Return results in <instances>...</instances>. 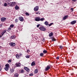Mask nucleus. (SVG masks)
Wrapping results in <instances>:
<instances>
[{
    "label": "nucleus",
    "instance_id": "37",
    "mask_svg": "<svg viewBox=\"0 0 77 77\" xmlns=\"http://www.w3.org/2000/svg\"><path fill=\"white\" fill-rule=\"evenodd\" d=\"M60 48H61V49H62V48H63V46H60Z\"/></svg>",
    "mask_w": 77,
    "mask_h": 77
},
{
    "label": "nucleus",
    "instance_id": "4",
    "mask_svg": "<svg viewBox=\"0 0 77 77\" xmlns=\"http://www.w3.org/2000/svg\"><path fill=\"white\" fill-rule=\"evenodd\" d=\"M35 11H38L39 10V6H36L34 9Z\"/></svg>",
    "mask_w": 77,
    "mask_h": 77
},
{
    "label": "nucleus",
    "instance_id": "40",
    "mask_svg": "<svg viewBox=\"0 0 77 77\" xmlns=\"http://www.w3.org/2000/svg\"><path fill=\"white\" fill-rule=\"evenodd\" d=\"M11 1V0H7V2L8 3H9V2Z\"/></svg>",
    "mask_w": 77,
    "mask_h": 77
},
{
    "label": "nucleus",
    "instance_id": "5",
    "mask_svg": "<svg viewBox=\"0 0 77 77\" xmlns=\"http://www.w3.org/2000/svg\"><path fill=\"white\" fill-rule=\"evenodd\" d=\"M9 44L11 46V47H13V46L15 45V43L13 42H10L9 43Z\"/></svg>",
    "mask_w": 77,
    "mask_h": 77
},
{
    "label": "nucleus",
    "instance_id": "39",
    "mask_svg": "<svg viewBox=\"0 0 77 77\" xmlns=\"http://www.w3.org/2000/svg\"><path fill=\"white\" fill-rule=\"evenodd\" d=\"M26 52L27 53H29V52H30V50H29V49L27 50Z\"/></svg>",
    "mask_w": 77,
    "mask_h": 77
},
{
    "label": "nucleus",
    "instance_id": "3",
    "mask_svg": "<svg viewBox=\"0 0 77 77\" xmlns=\"http://www.w3.org/2000/svg\"><path fill=\"white\" fill-rule=\"evenodd\" d=\"M24 69L27 71V72H29L30 71V69H29L28 67H24Z\"/></svg>",
    "mask_w": 77,
    "mask_h": 77
},
{
    "label": "nucleus",
    "instance_id": "19",
    "mask_svg": "<svg viewBox=\"0 0 77 77\" xmlns=\"http://www.w3.org/2000/svg\"><path fill=\"white\" fill-rule=\"evenodd\" d=\"M38 72V69H35L34 71V72L35 74H36V73H37Z\"/></svg>",
    "mask_w": 77,
    "mask_h": 77
},
{
    "label": "nucleus",
    "instance_id": "36",
    "mask_svg": "<svg viewBox=\"0 0 77 77\" xmlns=\"http://www.w3.org/2000/svg\"><path fill=\"white\" fill-rule=\"evenodd\" d=\"M8 30H9V31H10V30H11V28L9 27L8 28Z\"/></svg>",
    "mask_w": 77,
    "mask_h": 77
},
{
    "label": "nucleus",
    "instance_id": "47",
    "mask_svg": "<svg viewBox=\"0 0 77 77\" xmlns=\"http://www.w3.org/2000/svg\"><path fill=\"white\" fill-rule=\"evenodd\" d=\"M39 13V12L38 11V12H36L35 13L36 14H38V13Z\"/></svg>",
    "mask_w": 77,
    "mask_h": 77
},
{
    "label": "nucleus",
    "instance_id": "26",
    "mask_svg": "<svg viewBox=\"0 0 77 77\" xmlns=\"http://www.w3.org/2000/svg\"><path fill=\"white\" fill-rule=\"evenodd\" d=\"M43 52L45 54V53H47V50H44L43 51Z\"/></svg>",
    "mask_w": 77,
    "mask_h": 77
},
{
    "label": "nucleus",
    "instance_id": "25",
    "mask_svg": "<svg viewBox=\"0 0 77 77\" xmlns=\"http://www.w3.org/2000/svg\"><path fill=\"white\" fill-rule=\"evenodd\" d=\"M52 40L53 41H56V39L54 37L52 38Z\"/></svg>",
    "mask_w": 77,
    "mask_h": 77
},
{
    "label": "nucleus",
    "instance_id": "11",
    "mask_svg": "<svg viewBox=\"0 0 77 77\" xmlns=\"http://www.w3.org/2000/svg\"><path fill=\"white\" fill-rule=\"evenodd\" d=\"M77 21L76 20H74L72 22H71V24H74L75 23H76V22Z\"/></svg>",
    "mask_w": 77,
    "mask_h": 77
},
{
    "label": "nucleus",
    "instance_id": "46",
    "mask_svg": "<svg viewBox=\"0 0 77 77\" xmlns=\"http://www.w3.org/2000/svg\"><path fill=\"white\" fill-rule=\"evenodd\" d=\"M71 11H74V9H73V8H71Z\"/></svg>",
    "mask_w": 77,
    "mask_h": 77
},
{
    "label": "nucleus",
    "instance_id": "35",
    "mask_svg": "<svg viewBox=\"0 0 77 77\" xmlns=\"http://www.w3.org/2000/svg\"><path fill=\"white\" fill-rule=\"evenodd\" d=\"M7 5H8V4H7V3H4V6H7Z\"/></svg>",
    "mask_w": 77,
    "mask_h": 77
},
{
    "label": "nucleus",
    "instance_id": "10",
    "mask_svg": "<svg viewBox=\"0 0 77 77\" xmlns=\"http://www.w3.org/2000/svg\"><path fill=\"white\" fill-rule=\"evenodd\" d=\"M6 18L5 17H2L1 18V21H5V20H6Z\"/></svg>",
    "mask_w": 77,
    "mask_h": 77
},
{
    "label": "nucleus",
    "instance_id": "29",
    "mask_svg": "<svg viewBox=\"0 0 77 77\" xmlns=\"http://www.w3.org/2000/svg\"><path fill=\"white\" fill-rule=\"evenodd\" d=\"M53 24V23H50L49 24H48V26H49V27H50V26H51V25H52V24Z\"/></svg>",
    "mask_w": 77,
    "mask_h": 77
},
{
    "label": "nucleus",
    "instance_id": "20",
    "mask_svg": "<svg viewBox=\"0 0 77 77\" xmlns=\"http://www.w3.org/2000/svg\"><path fill=\"white\" fill-rule=\"evenodd\" d=\"M18 74L17 73H15L14 74V76H15V77H18Z\"/></svg>",
    "mask_w": 77,
    "mask_h": 77
},
{
    "label": "nucleus",
    "instance_id": "38",
    "mask_svg": "<svg viewBox=\"0 0 77 77\" xmlns=\"http://www.w3.org/2000/svg\"><path fill=\"white\" fill-rule=\"evenodd\" d=\"M20 72L21 73H23L24 72V70L23 69H22L21 70Z\"/></svg>",
    "mask_w": 77,
    "mask_h": 77
},
{
    "label": "nucleus",
    "instance_id": "22",
    "mask_svg": "<svg viewBox=\"0 0 77 77\" xmlns=\"http://www.w3.org/2000/svg\"><path fill=\"white\" fill-rule=\"evenodd\" d=\"M45 20V18H41V17H40V21H43L44 20Z\"/></svg>",
    "mask_w": 77,
    "mask_h": 77
},
{
    "label": "nucleus",
    "instance_id": "44",
    "mask_svg": "<svg viewBox=\"0 0 77 77\" xmlns=\"http://www.w3.org/2000/svg\"><path fill=\"white\" fill-rule=\"evenodd\" d=\"M59 57H57L56 58L57 59H59Z\"/></svg>",
    "mask_w": 77,
    "mask_h": 77
},
{
    "label": "nucleus",
    "instance_id": "33",
    "mask_svg": "<svg viewBox=\"0 0 77 77\" xmlns=\"http://www.w3.org/2000/svg\"><path fill=\"white\" fill-rule=\"evenodd\" d=\"M29 75L30 76H33V74L32 73H31L29 74Z\"/></svg>",
    "mask_w": 77,
    "mask_h": 77
},
{
    "label": "nucleus",
    "instance_id": "23",
    "mask_svg": "<svg viewBox=\"0 0 77 77\" xmlns=\"http://www.w3.org/2000/svg\"><path fill=\"white\" fill-rule=\"evenodd\" d=\"M5 66L6 67L9 68V64L8 63H7L6 65H5Z\"/></svg>",
    "mask_w": 77,
    "mask_h": 77
},
{
    "label": "nucleus",
    "instance_id": "41",
    "mask_svg": "<svg viewBox=\"0 0 77 77\" xmlns=\"http://www.w3.org/2000/svg\"><path fill=\"white\" fill-rule=\"evenodd\" d=\"M3 32H4V33H6V30H5L3 31Z\"/></svg>",
    "mask_w": 77,
    "mask_h": 77
},
{
    "label": "nucleus",
    "instance_id": "18",
    "mask_svg": "<svg viewBox=\"0 0 77 77\" xmlns=\"http://www.w3.org/2000/svg\"><path fill=\"white\" fill-rule=\"evenodd\" d=\"M45 25H46V26H48V22H47V21H46L45 22Z\"/></svg>",
    "mask_w": 77,
    "mask_h": 77
},
{
    "label": "nucleus",
    "instance_id": "53",
    "mask_svg": "<svg viewBox=\"0 0 77 77\" xmlns=\"http://www.w3.org/2000/svg\"><path fill=\"white\" fill-rule=\"evenodd\" d=\"M39 14H40V13H38Z\"/></svg>",
    "mask_w": 77,
    "mask_h": 77
},
{
    "label": "nucleus",
    "instance_id": "24",
    "mask_svg": "<svg viewBox=\"0 0 77 77\" xmlns=\"http://www.w3.org/2000/svg\"><path fill=\"white\" fill-rule=\"evenodd\" d=\"M30 55H26L25 57H26V58H27V59H29V58H30Z\"/></svg>",
    "mask_w": 77,
    "mask_h": 77
},
{
    "label": "nucleus",
    "instance_id": "31",
    "mask_svg": "<svg viewBox=\"0 0 77 77\" xmlns=\"http://www.w3.org/2000/svg\"><path fill=\"white\" fill-rule=\"evenodd\" d=\"M25 14L26 15H28V16H29V15H30V14H29V13H27V12H26L25 13Z\"/></svg>",
    "mask_w": 77,
    "mask_h": 77
},
{
    "label": "nucleus",
    "instance_id": "17",
    "mask_svg": "<svg viewBox=\"0 0 77 77\" xmlns=\"http://www.w3.org/2000/svg\"><path fill=\"white\" fill-rule=\"evenodd\" d=\"M53 35V34L52 32H51L49 34V36L50 37H51V36H52Z\"/></svg>",
    "mask_w": 77,
    "mask_h": 77
},
{
    "label": "nucleus",
    "instance_id": "13",
    "mask_svg": "<svg viewBox=\"0 0 77 77\" xmlns=\"http://www.w3.org/2000/svg\"><path fill=\"white\" fill-rule=\"evenodd\" d=\"M14 68H12L11 69H10L11 71V73H13L14 72Z\"/></svg>",
    "mask_w": 77,
    "mask_h": 77
},
{
    "label": "nucleus",
    "instance_id": "30",
    "mask_svg": "<svg viewBox=\"0 0 77 77\" xmlns=\"http://www.w3.org/2000/svg\"><path fill=\"white\" fill-rule=\"evenodd\" d=\"M44 55V54L43 53H41L40 54V56H42Z\"/></svg>",
    "mask_w": 77,
    "mask_h": 77
},
{
    "label": "nucleus",
    "instance_id": "7",
    "mask_svg": "<svg viewBox=\"0 0 77 77\" xmlns=\"http://www.w3.org/2000/svg\"><path fill=\"white\" fill-rule=\"evenodd\" d=\"M19 19L20 21H24V18L22 17H20Z\"/></svg>",
    "mask_w": 77,
    "mask_h": 77
},
{
    "label": "nucleus",
    "instance_id": "1",
    "mask_svg": "<svg viewBox=\"0 0 77 77\" xmlns=\"http://www.w3.org/2000/svg\"><path fill=\"white\" fill-rule=\"evenodd\" d=\"M8 4L10 5V6H15L16 3L15 2H10V3H8Z\"/></svg>",
    "mask_w": 77,
    "mask_h": 77
},
{
    "label": "nucleus",
    "instance_id": "32",
    "mask_svg": "<svg viewBox=\"0 0 77 77\" xmlns=\"http://www.w3.org/2000/svg\"><path fill=\"white\" fill-rule=\"evenodd\" d=\"M11 62H12V60H8V62L11 63Z\"/></svg>",
    "mask_w": 77,
    "mask_h": 77
},
{
    "label": "nucleus",
    "instance_id": "54",
    "mask_svg": "<svg viewBox=\"0 0 77 77\" xmlns=\"http://www.w3.org/2000/svg\"><path fill=\"white\" fill-rule=\"evenodd\" d=\"M0 53H1V52L0 51Z\"/></svg>",
    "mask_w": 77,
    "mask_h": 77
},
{
    "label": "nucleus",
    "instance_id": "16",
    "mask_svg": "<svg viewBox=\"0 0 77 77\" xmlns=\"http://www.w3.org/2000/svg\"><path fill=\"white\" fill-rule=\"evenodd\" d=\"M16 58H17V59H19V58L20 57V55L18 54H17L16 55Z\"/></svg>",
    "mask_w": 77,
    "mask_h": 77
},
{
    "label": "nucleus",
    "instance_id": "27",
    "mask_svg": "<svg viewBox=\"0 0 77 77\" xmlns=\"http://www.w3.org/2000/svg\"><path fill=\"white\" fill-rule=\"evenodd\" d=\"M8 69H9V68H8V67H6L5 68V69L6 71H8Z\"/></svg>",
    "mask_w": 77,
    "mask_h": 77
},
{
    "label": "nucleus",
    "instance_id": "34",
    "mask_svg": "<svg viewBox=\"0 0 77 77\" xmlns=\"http://www.w3.org/2000/svg\"><path fill=\"white\" fill-rule=\"evenodd\" d=\"M18 21V20L17 19H16L15 20V23H17Z\"/></svg>",
    "mask_w": 77,
    "mask_h": 77
},
{
    "label": "nucleus",
    "instance_id": "21",
    "mask_svg": "<svg viewBox=\"0 0 77 77\" xmlns=\"http://www.w3.org/2000/svg\"><path fill=\"white\" fill-rule=\"evenodd\" d=\"M35 65V61H33L31 63L32 66H33Z\"/></svg>",
    "mask_w": 77,
    "mask_h": 77
},
{
    "label": "nucleus",
    "instance_id": "43",
    "mask_svg": "<svg viewBox=\"0 0 77 77\" xmlns=\"http://www.w3.org/2000/svg\"><path fill=\"white\" fill-rule=\"evenodd\" d=\"M40 26V25L39 24L37 25V27H39Z\"/></svg>",
    "mask_w": 77,
    "mask_h": 77
},
{
    "label": "nucleus",
    "instance_id": "45",
    "mask_svg": "<svg viewBox=\"0 0 77 77\" xmlns=\"http://www.w3.org/2000/svg\"><path fill=\"white\" fill-rule=\"evenodd\" d=\"M2 67H0V71H2Z\"/></svg>",
    "mask_w": 77,
    "mask_h": 77
},
{
    "label": "nucleus",
    "instance_id": "51",
    "mask_svg": "<svg viewBox=\"0 0 77 77\" xmlns=\"http://www.w3.org/2000/svg\"><path fill=\"white\" fill-rule=\"evenodd\" d=\"M0 67H1V64L0 63Z\"/></svg>",
    "mask_w": 77,
    "mask_h": 77
},
{
    "label": "nucleus",
    "instance_id": "8",
    "mask_svg": "<svg viewBox=\"0 0 77 77\" xmlns=\"http://www.w3.org/2000/svg\"><path fill=\"white\" fill-rule=\"evenodd\" d=\"M50 68V66L48 65L47 66L45 69V71H48V69H49Z\"/></svg>",
    "mask_w": 77,
    "mask_h": 77
},
{
    "label": "nucleus",
    "instance_id": "9",
    "mask_svg": "<svg viewBox=\"0 0 77 77\" xmlns=\"http://www.w3.org/2000/svg\"><path fill=\"white\" fill-rule=\"evenodd\" d=\"M15 65L17 66L18 67L19 66H21V63H17L15 64Z\"/></svg>",
    "mask_w": 77,
    "mask_h": 77
},
{
    "label": "nucleus",
    "instance_id": "14",
    "mask_svg": "<svg viewBox=\"0 0 77 77\" xmlns=\"http://www.w3.org/2000/svg\"><path fill=\"white\" fill-rule=\"evenodd\" d=\"M68 16H66L64 17H63V20H66V18H68Z\"/></svg>",
    "mask_w": 77,
    "mask_h": 77
},
{
    "label": "nucleus",
    "instance_id": "42",
    "mask_svg": "<svg viewBox=\"0 0 77 77\" xmlns=\"http://www.w3.org/2000/svg\"><path fill=\"white\" fill-rule=\"evenodd\" d=\"M4 34H5V33H4V32H2V35H4Z\"/></svg>",
    "mask_w": 77,
    "mask_h": 77
},
{
    "label": "nucleus",
    "instance_id": "48",
    "mask_svg": "<svg viewBox=\"0 0 77 77\" xmlns=\"http://www.w3.org/2000/svg\"><path fill=\"white\" fill-rule=\"evenodd\" d=\"M72 1H73V2H75L76 1V0H72Z\"/></svg>",
    "mask_w": 77,
    "mask_h": 77
},
{
    "label": "nucleus",
    "instance_id": "49",
    "mask_svg": "<svg viewBox=\"0 0 77 77\" xmlns=\"http://www.w3.org/2000/svg\"><path fill=\"white\" fill-rule=\"evenodd\" d=\"M2 36V35H0V38Z\"/></svg>",
    "mask_w": 77,
    "mask_h": 77
},
{
    "label": "nucleus",
    "instance_id": "50",
    "mask_svg": "<svg viewBox=\"0 0 77 77\" xmlns=\"http://www.w3.org/2000/svg\"><path fill=\"white\" fill-rule=\"evenodd\" d=\"M21 55H22V54H20L19 55L20 56H21Z\"/></svg>",
    "mask_w": 77,
    "mask_h": 77
},
{
    "label": "nucleus",
    "instance_id": "28",
    "mask_svg": "<svg viewBox=\"0 0 77 77\" xmlns=\"http://www.w3.org/2000/svg\"><path fill=\"white\" fill-rule=\"evenodd\" d=\"M14 25L11 24L10 26V27H11L12 28L13 27H14Z\"/></svg>",
    "mask_w": 77,
    "mask_h": 77
},
{
    "label": "nucleus",
    "instance_id": "6",
    "mask_svg": "<svg viewBox=\"0 0 77 77\" xmlns=\"http://www.w3.org/2000/svg\"><path fill=\"white\" fill-rule=\"evenodd\" d=\"M35 21H40V17H36L35 18Z\"/></svg>",
    "mask_w": 77,
    "mask_h": 77
},
{
    "label": "nucleus",
    "instance_id": "12",
    "mask_svg": "<svg viewBox=\"0 0 77 77\" xmlns=\"http://www.w3.org/2000/svg\"><path fill=\"white\" fill-rule=\"evenodd\" d=\"M15 9L16 10H18L19 9V7H18V5H16L15 7Z\"/></svg>",
    "mask_w": 77,
    "mask_h": 77
},
{
    "label": "nucleus",
    "instance_id": "15",
    "mask_svg": "<svg viewBox=\"0 0 77 77\" xmlns=\"http://www.w3.org/2000/svg\"><path fill=\"white\" fill-rule=\"evenodd\" d=\"M11 39H15V38H16V36L14 35H12L11 37Z\"/></svg>",
    "mask_w": 77,
    "mask_h": 77
},
{
    "label": "nucleus",
    "instance_id": "2",
    "mask_svg": "<svg viewBox=\"0 0 77 77\" xmlns=\"http://www.w3.org/2000/svg\"><path fill=\"white\" fill-rule=\"evenodd\" d=\"M39 29L43 31H45L46 29L43 26H41L39 28Z\"/></svg>",
    "mask_w": 77,
    "mask_h": 77
},
{
    "label": "nucleus",
    "instance_id": "52",
    "mask_svg": "<svg viewBox=\"0 0 77 77\" xmlns=\"http://www.w3.org/2000/svg\"><path fill=\"white\" fill-rule=\"evenodd\" d=\"M1 47L0 46V48H1Z\"/></svg>",
    "mask_w": 77,
    "mask_h": 77
}]
</instances>
